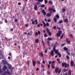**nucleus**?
Returning a JSON list of instances; mask_svg holds the SVG:
<instances>
[{
  "label": "nucleus",
  "mask_w": 75,
  "mask_h": 75,
  "mask_svg": "<svg viewBox=\"0 0 75 75\" xmlns=\"http://www.w3.org/2000/svg\"><path fill=\"white\" fill-rule=\"evenodd\" d=\"M69 64L66 63H62V66L63 67H65V68H66L67 67L68 68L69 66Z\"/></svg>",
  "instance_id": "1"
},
{
  "label": "nucleus",
  "mask_w": 75,
  "mask_h": 75,
  "mask_svg": "<svg viewBox=\"0 0 75 75\" xmlns=\"http://www.w3.org/2000/svg\"><path fill=\"white\" fill-rule=\"evenodd\" d=\"M59 69L58 68H56L55 69V72L56 73H58V74H60L61 72V68H60L59 70Z\"/></svg>",
  "instance_id": "2"
},
{
  "label": "nucleus",
  "mask_w": 75,
  "mask_h": 75,
  "mask_svg": "<svg viewBox=\"0 0 75 75\" xmlns=\"http://www.w3.org/2000/svg\"><path fill=\"white\" fill-rule=\"evenodd\" d=\"M54 52H55V53L56 54L58 55L59 57H61V54L60 53L58 52V50H56V49H55V51H54Z\"/></svg>",
  "instance_id": "3"
},
{
  "label": "nucleus",
  "mask_w": 75,
  "mask_h": 75,
  "mask_svg": "<svg viewBox=\"0 0 75 75\" xmlns=\"http://www.w3.org/2000/svg\"><path fill=\"white\" fill-rule=\"evenodd\" d=\"M62 34V31L60 30L58 31V33H57V36L58 37L61 36V34Z\"/></svg>",
  "instance_id": "4"
},
{
  "label": "nucleus",
  "mask_w": 75,
  "mask_h": 75,
  "mask_svg": "<svg viewBox=\"0 0 75 75\" xmlns=\"http://www.w3.org/2000/svg\"><path fill=\"white\" fill-rule=\"evenodd\" d=\"M47 32L49 35H50V36H51V35H52V33H51V32L50 30H49V29H47Z\"/></svg>",
  "instance_id": "5"
},
{
  "label": "nucleus",
  "mask_w": 75,
  "mask_h": 75,
  "mask_svg": "<svg viewBox=\"0 0 75 75\" xmlns=\"http://www.w3.org/2000/svg\"><path fill=\"white\" fill-rule=\"evenodd\" d=\"M34 8L35 10H37V4H35V6Z\"/></svg>",
  "instance_id": "6"
},
{
  "label": "nucleus",
  "mask_w": 75,
  "mask_h": 75,
  "mask_svg": "<svg viewBox=\"0 0 75 75\" xmlns=\"http://www.w3.org/2000/svg\"><path fill=\"white\" fill-rule=\"evenodd\" d=\"M42 22L43 25V27H46L47 25V23H46V24L45 23L44 21H43Z\"/></svg>",
  "instance_id": "7"
},
{
  "label": "nucleus",
  "mask_w": 75,
  "mask_h": 75,
  "mask_svg": "<svg viewBox=\"0 0 75 75\" xmlns=\"http://www.w3.org/2000/svg\"><path fill=\"white\" fill-rule=\"evenodd\" d=\"M32 62L33 66L34 67H35V65H36V62H35L34 60H32Z\"/></svg>",
  "instance_id": "8"
},
{
  "label": "nucleus",
  "mask_w": 75,
  "mask_h": 75,
  "mask_svg": "<svg viewBox=\"0 0 75 75\" xmlns=\"http://www.w3.org/2000/svg\"><path fill=\"white\" fill-rule=\"evenodd\" d=\"M52 13L51 12V11H50V13H47V17H51V16Z\"/></svg>",
  "instance_id": "9"
},
{
  "label": "nucleus",
  "mask_w": 75,
  "mask_h": 75,
  "mask_svg": "<svg viewBox=\"0 0 75 75\" xmlns=\"http://www.w3.org/2000/svg\"><path fill=\"white\" fill-rule=\"evenodd\" d=\"M70 64L71 66L73 67L74 65V61H72V60H71Z\"/></svg>",
  "instance_id": "10"
},
{
  "label": "nucleus",
  "mask_w": 75,
  "mask_h": 75,
  "mask_svg": "<svg viewBox=\"0 0 75 75\" xmlns=\"http://www.w3.org/2000/svg\"><path fill=\"white\" fill-rule=\"evenodd\" d=\"M66 41H67L68 44H69L71 42L70 40H69V39H68V38H66Z\"/></svg>",
  "instance_id": "11"
},
{
  "label": "nucleus",
  "mask_w": 75,
  "mask_h": 75,
  "mask_svg": "<svg viewBox=\"0 0 75 75\" xmlns=\"http://www.w3.org/2000/svg\"><path fill=\"white\" fill-rule=\"evenodd\" d=\"M42 13H43V15H44V16H45V15H46V12H45V10H44V9H43L42 11Z\"/></svg>",
  "instance_id": "12"
},
{
  "label": "nucleus",
  "mask_w": 75,
  "mask_h": 75,
  "mask_svg": "<svg viewBox=\"0 0 75 75\" xmlns=\"http://www.w3.org/2000/svg\"><path fill=\"white\" fill-rule=\"evenodd\" d=\"M50 54L52 56V57H53L54 56V51L53 50H52L51 52H50Z\"/></svg>",
  "instance_id": "13"
},
{
  "label": "nucleus",
  "mask_w": 75,
  "mask_h": 75,
  "mask_svg": "<svg viewBox=\"0 0 75 75\" xmlns=\"http://www.w3.org/2000/svg\"><path fill=\"white\" fill-rule=\"evenodd\" d=\"M50 11H51V10H53V12H55V11H56L55 9H53V8H50Z\"/></svg>",
  "instance_id": "14"
},
{
  "label": "nucleus",
  "mask_w": 75,
  "mask_h": 75,
  "mask_svg": "<svg viewBox=\"0 0 75 75\" xmlns=\"http://www.w3.org/2000/svg\"><path fill=\"white\" fill-rule=\"evenodd\" d=\"M64 50L65 51H67L68 50V48L67 47H65L63 48Z\"/></svg>",
  "instance_id": "15"
},
{
  "label": "nucleus",
  "mask_w": 75,
  "mask_h": 75,
  "mask_svg": "<svg viewBox=\"0 0 75 75\" xmlns=\"http://www.w3.org/2000/svg\"><path fill=\"white\" fill-rule=\"evenodd\" d=\"M39 55H40L41 57H44V56H43V53L42 52H41L39 54Z\"/></svg>",
  "instance_id": "16"
},
{
  "label": "nucleus",
  "mask_w": 75,
  "mask_h": 75,
  "mask_svg": "<svg viewBox=\"0 0 75 75\" xmlns=\"http://www.w3.org/2000/svg\"><path fill=\"white\" fill-rule=\"evenodd\" d=\"M64 21L65 23H68V19L66 18V19H65L64 20Z\"/></svg>",
  "instance_id": "17"
},
{
  "label": "nucleus",
  "mask_w": 75,
  "mask_h": 75,
  "mask_svg": "<svg viewBox=\"0 0 75 75\" xmlns=\"http://www.w3.org/2000/svg\"><path fill=\"white\" fill-rule=\"evenodd\" d=\"M39 7H45V5H40L39 6Z\"/></svg>",
  "instance_id": "18"
},
{
  "label": "nucleus",
  "mask_w": 75,
  "mask_h": 75,
  "mask_svg": "<svg viewBox=\"0 0 75 75\" xmlns=\"http://www.w3.org/2000/svg\"><path fill=\"white\" fill-rule=\"evenodd\" d=\"M56 47L57 46H56V45H55L53 47V50L54 51H55V50H56L55 48H56Z\"/></svg>",
  "instance_id": "19"
},
{
  "label": "nucleus",
  "mask_w": 75,
  "mask_h": 75,
  "mask_svg": "<svg viewBox=\"0 0 75 75\" xmlns=\"http://www.w3.org/2000/svg\"><path fill=\"white\" fill-rule=\"evenodd\" d=\"M39 42V40L38 39H35V43H38Z\"/></svg>",
  "instance_id": "20"
},
{
  "label": "nucleus",
  "mask_w": 75,
  "mask_h": 75,
  "mask_svg": "<svg viewBox=\"0 0 75 75\" xmlns=\"http://www.w3.org/2000/svg\"><path fill=\"white\" fill-rule=\"evenodd\" d=\"M48 40L49 41H51L52 40V38H48Z\"/></svg>",
  "instance_id": "21"
},
{
  "label": "nucleus",
  "mask_w": 75,
  "mask_h": 75,
  "mask_svg": "<svg viewBox=\"0 0 75 75\" xmlns=\"http://www.w3.org/2000/svg\"><path fill=\"white\" fill-rule=\"evenodd\" d=\"M56 17L57 18H59V16L58 14H57L56 15Z\"/></svg>",
  "instance_id": "22"
},
{
  "label": "nucleus",
  "mask_w": 75,
  "mask_h": 75,
  "mask_svg": "<svg viewBox=\"0 0 75 75\" xmlns=\"http://www.w3.org/2000/svg\"><path fill=\"white\" fill-rule=\"evenodd\" d=\"M42 42L43 43V47H45V43L44 42V41L42 40Z\"/></svg>",
  "instance_id": "23"
},
{
  "label": "nucleus",
  "mask_w": 75,
  "mask_h": 75,
  "mask_svg": "<svg viewBox=\"0 0 75 75\" xmlns=\"http://www.w3.org/2000/svg\"><path fill=\"white\" fill-rule=\"evenodd\" d=\"M38 2H42L43 0H37Z\"/></svg>",
  "instance_id": "24"
},
{
  "label": "nucleus",
  "mask_w": 75,
  "mask_h": 75,
  "mask_svg": "<svg viewBox=\"0 0 75 75\" xmlns=\"http://www.w3.org/2000/svg\"><path fill=\"white\" fill-rule=\"evenodd\" d=\"M36 63L37 64H38L39 65L40 64V62L39 61H38V60L37 61Z\"/></svg>",
  "instance_id": "25"
},
{
  "label": "nucleus",
  "mask_w": 75,
  "mask_h": 75,
  "mask_svg": "<svg viewBox=\"0 0 75 75\" xmlns=\"http://www.w3.org/2000/svg\"><path fill=\"white\" fill-rule=\"evenodd\" d=\"M69 74H71V70L70 69H69Z\"/></svg>",
  "instance_id": "26"
},
{
  "label": "nucleus",
  "mask_w": 75,
  "mask_h": 75,
  "mask_svg": "<svg viewBox=\"0 0 75 75\" xmlns=\"http://www.w3.org/2000/svg\"><path fill=\"white\" fill-rule=\"evenodd\" d=\"M54 20L55 23H56V22H57V19H56V18L55 17H54Z\"/></svg>",
  "instance_id": "27"
},
{
  "label": "nucleus",
  "mask_w": 75,
  "mask_h": 75,
  "mask_svg": "<svg viewBox=\"0 0 75 75\" xmlns=\"http://www.w3.org/2000/svg\"><path fill=\"white\" fill-rule=\"evenodd\" d=\"M35 24L37 25V24H38V23H37V20L36 19L35 21Z\"/></svg>",
  "instance_id": "28"
},
{
  "label": "nucleus",
  "mask_w": 75,
  "mask_h": 75,
  "mask_svg": "<svg viewBox=\"0 0 75 75\" xmlns=\"http://www.w3.org/2000/svg\"><path fill=\"white\" fill-rule=\"evenodd\" d=\"M64 34H63L61 36L60 38L61 39H62V38H63V37H64Z\"/></svg>",
  "instance_id": "29"
},
{
  "label": "nucleus",
  "mask_w": 75,
  "mask_h": 75,
  "mask_svg": "<svg viewBox=\"0 0 75 75\" xmlns=\"http://www.w3.org/2000/svg\"><path fill=\"white\" fill-rule=\"evenodd\" d=\"M62 11L63 13H64L65 11V8H63L62 9Z\"/></svg>",
  "instance_id": "30"
},
{
  "label": "nucleus",
  "mask_w": 75,
  "mask_h": 75,
  "mask_svg": "<svg viewBox=\"0 0 75 75\" xmlns=\"http://www.w3.org/2000/svg\"><path fill=\"white\" fill-rule=\"evenodd\" d=\"M52 66V68H53L54 69L55 68V66H54V64H52L51 65Z\"/></svg>",
  "instance_id": "31"
},
{
  "label": "nucleus",
  "mask_w": 75,
  "mask_h": 75,
  "mask_svg": "<svg viewBox=\"0 0 75 75\" xmlns=\"http://www.w3.org/2000/svg\"><path fill=\"white\" fill-rule=\"evenodd\" d=\"M66 58L67 59H69V57L68 55H67L66 56Z\"/></svg>",
  "instance_id": "32"
},
{
  "label": "nucleus",
  "mask_w": 75,
  "mask_h": 75,
  "mask_svg": "<svg viewBox=\"0 0 75 75\" xmlns=\"http://www.w3.org/2000/svg\"><path fill=\"white\" fill-rule=\"evenodd\" d=\"M49 3H50V4H52V2L51 1H49Z\"/></svg>",
  "instance_id": "33"
},
{
  "label": "nucleus",
  "mask_w": 75,
  "mask_h": 75,
  "mask_svg": "<svg viewBox=\"0 0 75 75\" xmlns=\"http://www.w3.org/2000/svg\"><path fill=\"white\" fill-rule=\"evenodd\" d=\"M42 63L43 64H45V62L44 61V59H43V61L42 62Z\"/></svg>",
  "instance_id": "34"
},
{
  "label": "nucleus",
  "mask_w": 75,
  "mask_h": 75,
  "mask_svg": "<svg viewBox=\"0 0 75 75\" xmlns=\"http://www.w3.org/2000/svg\"><path fill=\"white\" fill-rule=\"evenodd\" d=\"M25 10V7H23V8L22 9V11H24V10Z\"/></svg>",
  "instance_id": "35"
},
{
  "label": "nucleus",
  "mask_w": 75,
  "mask_h": 75,
  "mask_svg": "<svg viewBox=\"0 0 75 75\" xmlns=\"http://www.w3.org/2000/svg\"><path fill=\"white\" fill-rule=\"evenodd\" d=\"M5 23H8V21H7V20L6 19L5 20Z\"/></svg>",
  "instance_id": "36"
},
{
  "label": "nucleus",
  "mask_w": 75,
  "mask_h": 75,
  "mask_svg": "<svg viewBox=\"0 0 75 75\" xmlns=\"http://www.w3.org/2000/svg\"><path fill=\"white\" fill-rule=\"evenodd\" d=\"M59 23L61 24V23H62V20H61L59 21Z\"/></svg>",
  "instance_id": "37"
},
{
  "label": "nucleus",
  "mask_w": 75,
  "mask_h": 75,
  "mask_svg": "<svg viewBox=\"0 0 75 75\" xmlns=\"http://www.w3.org/2000/svg\"><path fill=\"white\" fill-rule=\"evenodd\" d=\"M69 35V36H70V37H71V38H72L73 36H72V34H70Z\"/></svg>",
  "instance_id": "38"
},
{
  "label": "nucleus",
  "mask_w": 75,
  "mask_h": 75,
  "mask_svg": "<svg viewBox=\"0 0 75 75\" xmlns=\"http://www.w3.org/2000/svg\"><path fill=\"white\" fill-rule=\"evenodd\" d=\"M25 26V27H28V23L26 24Z\"/></svg>",
  "instance_id": "39"
},
{
  "label": "nucleus",
  "mask_w": 75,
  "mask_h": 75,
  "mask_svg": "<svg viewBox=\"0 0 75 75\" xmlns=\"http://www.w3.org/2000/svg\"><path fill=\"white\" fill-rule=\"evenodd\" d=\"M6 68H7L5 66L4 67L3 69H4V70H6Z\"/></svg>",
  "instance_id": "40"
},
{
  "label": "nucleus",
  "mask_w": 75,
  "mask_h": 75,
  "mask_svg": "<svg viewBox=\"0 0 75 75\" xmlns=\"http://www.w3.org/2000/svg\"><path fill=\"white\" fill-rule=\"evenodd\" d=\"M40 25H41V24H40V23L38 24L37 25L38 27V28L40 27Z\"/></svg>",
  "instance_id": "41"
},
{
  "label": "nucleus",
  "mask_w": 75,
  "mask_h": 75,
  "mask_svg": "<svg viewBox=\"0 0 75 75\" xmlns=\"http://www.w3.org/2000/svg\"><path fill=\"white\" fill-rule=\"evenodd\" d=\"M47 66L48 67V68L50 69V65L49 64H48L47 65Z\"/></svg>",
  "instance_id": "42"
},
{
  "label": "nucleus",
  "mask_w": 75,
  "mask_h": 75,
  "mask_svg": "<svg viewBox=\"0 0 75 75\" xmlns=\"http://www.w3.org/2000/svg\"><path fill=\"white\" fill-rule=\"evenodd\" d=\"M66 52H67V54H69V55H70V53H69V52L68 51H66Z\"/></svg>",
  "instance_id": "43"
},
{
  "label": "nucleus",
  "mask_w": 75,
  "mask_h": 75,
  "mask_svg": "<svg viewBox=\"0 0 75 75\" xmlns=\"http://www.w3.org/2000/svg\"><path fill=\"white\" fill-rule=\"evenodd\" d=\"M41 66H42L41 68L44 69V65H42Z\"/></svg>",
  "instance_id": "44"
},
{
  "label": "nucleus",
  "mask_w": 75,
  "mask_h": 75,
  "mask_svg": "<svg viewBox=\"0 0 75 75\" xmlns=\"http://www.w3.org/2000/svg\"><path fill=\"white\" fill-rule=\"evenodd\" d=\"M38 34H41V32L40 31H38Z\"/></svg>",
  "instance_id": "45"
},
{
  "label": "nucleus",
  "mask_w": 75,
  "mask_h": 75,
  "mask_svg": "<svg viewBox=\"0 0 75 75\" xmlns=\"http://www.w3.org/2000/svg\"><path fill=\"white\" fill-rule=\"evenodd\" d=\"M35 35L36 36L38 35V33L37 32H35Z\"/></svg>",
  "instance_id": "46"
},
{
  "label": "nucleus",
  "mask_w": 75,
  "mask_h": 75,
  "mask_svg": "<svg viewBox=\"0 0 75 75\" xmlns=\"http://www.w3.org/2000/svg\"><path fill=\"white\" fill-rule=\"evenodd\" d=\"M48 22H50L51 21V19H49L47 20Z\"/></svg>",
  "instance_id": "47"
},
{
  "label": "nucleus",
  "mask_w": 75,
  "mask_h": 75,
  "mask_svg": "<svg viewBox=\"0 0 75 75\" xmlns=\"http://www.w3.org/2000/svg\"><path fill=\"white\" fill-rule=\"evenodd\" d=\"M45 53H47V49H46L45 50Z\"/></svg>",
  "instance_id": "48"
},
{
  "label": "nucleus",
  "mask_w": 75,
  "mask_h": 75,
  "mask_svg": "<svg viewBox=\"0 0 75 75\" xmlns=\"http://www.w3.org/2000/svg\"><path fill=\"white\" fill-rule=\"evenodd\" d=\"M44 36L45 37H47V35H46V34H45L44 35Z\"/></svg>",
  "instance_id": "49"
},
{
  "label": "nucleus",
  "mask_w": 75,
  "mask_h": 75,
  "mask_svg": "<svg viewBox=\"0 0 75 75\" xmlns=\"http://www.w3.org/2000/svg\"><path fill=\"white\" fill-rule=\"evenodd\" d=\"M18 48L19 50L20 49V45H18Z\"/></svg>",
  "instance_id": "50"
},
{
  "label": "nucleus",
  "mask_w": 75,
  "mask_h": 75,
  "mask_svg": "<svg viewBox=\"0 0 75 75\" xmlns=\"http://www.w3.org/2000/svg\"><path fill=\"white\" fill-rule=\"evenodd\" d=\"M6 73L7 74H10V72H9V71H7V72H6Z\"/></svg>",
  "instance_id": "51"
},
{
  "label": "nucleus",
  "mask_w": 75,
  "mask_h": 75,
  "mask_svg": "<svg viewBox=\"0 0 75 75\" xmlns=\"http://www.w3.org/2000/svg\"><path fill=\"white\" fill-rule=\"evenodd\" d=\"M45 3H47V1L46 0H45Z\"/></svg>",
  "instance_id": "52"
},
{
  "label": "nucleus",
  "mask_w": 75,
  "mask_h": 75,
  "mask_svg": "<svg viewBox=\"0 0 75 75\" xmlns=\"http://www.w3.org/2000/svg\"><path fill=\"white\" fill-rule=\"evenodd\" d=\"M35 23V22L34 21H33L32 22V24H34Z\"/></svg>",
  "instance_id": "53"
},
{
  "label": "nucleus",
  "mask_w": 75,
  "mask_h": 75,
  "mask_svg": "<svg viewBox=\"0 0 75 75\" xmlns=\"http://www.w3.org/2000/svg\"><path fill=\"white\" fill-rule=\"evenodd\" d=\"M18 5H21V2H18Z\"/></svg>",
  "instance_id": "54"
},
{
  "label": "nucleus",
  "mask_w": 75,
  "mask_h": 75,
  "mask_svg": "<svg viewBox=\"0 0 75 75\" xmlns=\"http://www.w3.org/2000/svg\"><path fill=\"white\" fill-rule=\"evenodd\" d=\"M9 55L10 56H11V53L10 52L9 54Z\"/></svg>",
  "instance_id": "55"
},
{
  "label": "nucleus",
  "mask_w": 75,
  "mask_h": 75,
  "mask_svg": "<svg viewBox=\"0 0 75 75\" xmlns=\"http://www.w3.org/2000/svg\"><path fill=\"white\" fill-rule=\"evenodd\" d=\"M3 24V22L1 21H0V24Z\"/></svg>",
  "instance_id": "56"
},
{
  "label": "nucleus",
  "mask_w": 75,
  "mask_h": 75,
  "mask_svg": "<svg viewBox=\"0 0 75 75\" xmlns=\"http://www.w3.org/2000/svg\"><path fill=\"white\" fill-rule=\"evenodd\" d=\"M14 21L16 22H17V19H15Z\"/></svg>",
  "instance_id": "57"
},
{
  "label": "nucleus",
  "mask_w": 75,
  "mask_h": 75,
  "mask_svg": "<svg viewBox=\"0 0 75 75\" xmlns=\"http://www.w3.org/2000/svg\"><path fill=\"white\" fill-rule=\"evenodd\" d=\"M36 70V71H38V70H39V68H37Z\"/></svg>",
  "instance_id": "58"
},
{
  "label": "nucleus",
  "mask_w": 75,
  "mask_h": 75,
  "mask_svg": "<svg viewBox=\"0 0 75 75\" xmlns=\"http://www.w3.org/2000/svg\"><path fill=\"white\" fill-rule=\"evenodd\" d=\"M64 72H66V71H67V70L65 69H64Z\"/></svg>",
  "instance_id": "59"
},
{
  "label": "nucleus",
  "mask_w": 75,
  "mask_h": 75,
  "mask_svg": "<svg viewBox=\"0 0 75 75\" xmlns=\"http://www.w3.org/2000/svg\"><path fill=\"white\" fill-rule=\"evenodd\" d=\"M64 45H65V44H63L61 46L62 47H63V46H64Z\"/></svg>",
  "instance_id": "60"
},
{
  "label": "nucleus",
  "mask_w": 75,
  "mask_h": 75,
  "mask_svg": "<svg viewBox=\"0 0 75 75\" xmlns=\"http://www.w3.org/2000/svg\"><path fill=\"white\" fill-rule=\"evenodd\" d=\"M37 4H38V5H39V4H40V3H39V2H38L37 3Z\"/></svg>",
  "instance_id": "61"
},
{
  "label": "nucleus",
  "mask_w": 75,
  "mask_h": 75,
  "mask_svg": "<svg viewBox=\"0 0 75 75\" xmlns=\"http://www.w3.org/2000/svg\"><path fill=\"white\" fill-rule=\"evenodd\" d=\"M56 29V26H54L53 27V29Z\"/></svg>",
  "instance_id": "62"
},
{
  "label": "nucleus",
  "mask_w": 75,
  "mask_h": 75,
  "mask_svg": "<svg viewBox=\"0 0 75 75\" xmlns=\"http://www.w3.org/2000/svg\"><path fill=\"white\" fill-rule=\"evenodd\" d=\"M47 74H50V71H47Z\"/></svg>",
  "instance_id": "63"
},
{
  "label": "nucleus",
  "mask_w": 75,
  "mask_h": 75,
  "mask_svg": "<svg viewBox=\"0 0 75 75\" xmlns=\"http://www.w3.org/2000/svg\"><path fill=\"white\" fill-rule=\"evenodd\" d=\"M57 61H60V59H57Z\"/></svg>",
  "instance_id": "64"
}]
</instances>
